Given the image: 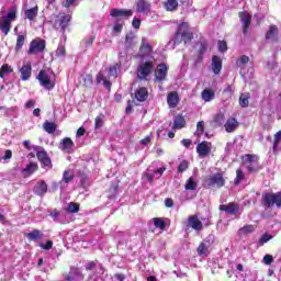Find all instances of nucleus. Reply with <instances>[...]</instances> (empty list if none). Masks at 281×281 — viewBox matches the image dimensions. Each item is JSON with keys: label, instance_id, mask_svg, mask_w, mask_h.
Returning a JSON list of instances; mask_svg holds the SVG:
<instances>
[{"label": "nucleus", "instance_id": "obj_11", "mask_svg": "<svg viewBox=\"0 0 281 281\" xmlns=\"http://www.w3.org/2000/svg\"><path fill=\"white\" fill-rule=\"evenodd\" d=\"M168 76V66L166 64H159L155 69V79L157 82H162Z\"/></svg>", "mask_w": 281, "mask_h": 281}, {"label": "nucleus", "instance_id": "obj_50", "mask_svg": "<svg viewBox=\"0 0 281 281\" xmlns=\"http://www.w3.org/2000/svg\"><path fill=\"white\" fill-rule=\"evenodd\" d=\"M281 142V131H279L277 134H274V143H273V149L278 148L280 146Z\"/></svg>", "mask_w": 281, "mask_h": 281}, {"label": "nucleus", "instance_id": "obj_49", "mask_svg": "<svg viewBox=\"0 0 281 281\" xmlns=\"http://www.w3.org/2000/svg\"><path fill=\"white\" fill-rule=\"evenodd\" d=\"M204 126H205V123L203 121L198 122V124H196L198 135H203V133L205 131Z\"/></svg>", "mask_w": 281, "mask_h": 281}, {"label": "nucleus", "instance_id": "obj_34", "mask_svg": "<svg viewBox=\"0 0 281 281\" xmlns=\"http://www.w3.org/2000/svg\"><path fill=\"white\" fill-rule=\"evenodd\" d=\"M210 249V244L207 241H203L198 247V254L199 256H207Z\"/></svg>", "mask_w": 281, "mask_h": 281}, {"label": "nucleus", "instance_id": "obj_20", "mask_svg": "<svg viewBox=\"0 0 281 281\" xmlns=\"http://www.w3.org/2000/svg\"><path fill=\"white\" fill-rule=\"evenodd\" d=\"M167 104L169 109H176L177 104H179V93L170 92L167 95Z\"/></svg>", "mask_w": 281, "mask_h": 281}, {"label": "nucleus", "instance_id": "obj_23", "mask_svg": "<svg viewBox=\"0 0 281 281\" xmlns=\"http://www.w3.org/2000/svg\"><path fill=\"white\" fill-rule=\"evenodd\" d=\"M220 210L226 212V214H236L238 212V206L234 203L222 204L220 205Z\"/></svg>", "mask_w": 281, "mask_h": 281}, {"label": "nucleus", "instance_id": "obj_43", "mask_svg": "<svg viewBox=\"0 0 281 281\" xmlns=\"http://www.w3.org/2000/svg\"><path fill=\"white\" fill-rule=\"evenodd\" d=\"M43 128L46 133H54L56 131V124L55 123H52V122H45L44 125H43Z\"/></svg>", "mask_w": 281, "mask_h": 281}, {"label": "nucleus", "instance_id": "obj_28", "mask_svg": "<svg viewBox=\"0 0 281 281\" xmlns=\"http://www.w3.org/2000/svg\"><path fill=\"white\" fill-rule=\"evenodd\" d=\"M24 16L29 21H34L38 16V7H33L24 11Z\"/></svg>", "mask_w": 281, "mask_h": 281}, {"label": "nucleus", "instance_id": "obj_39", "mask_svg": "<svg viewBox=\"0 0 281 281\" xmlns=\"http://www.w3.org/2000/svg\"><path fill=\"white\" fill-rule=\"evenodd\" d=\"M178 5H179V2H177V0H168L167 2H165V9L168 12H172L177 10Z\"/></svg>", "mask_w": 281, "mask_h": 281}, {"label": "nucleus", "instance_id": "obj_57", "mask_svg": "<svg viewBox=\"0 0 281 281\" xmlns=\"http://www.w3.org/2000/svg\"><path fill=\"white\" fill-rule=\"evenodd\" d=\"M93 41H95L94 36H88L83 40V43H86L87 47L93 45Z\"/></svg>", "mask_w": 281, "mask_h": 281}, {"label": "nucleus", "instance_id": "obj_7", "mask_svg": "<svg viewBox=\"0 0 281 281\" xmlns=\"http://www.w3.org/2000/svg\"><path fill=\"white\" fill-rule=\"evenodd\" d=\"M45 52V40L35 38L30 43L27 54L29 56H36Z\"/></svg>", "mask_w": 281, "mask_h": 281}, {"label": "nucleus", "instance_id": "obj_61", "mask_svg": "<svg viewBox=\"0 0 281 281\" xmlns=\"http://www.w3.org/2000/svg\"><path fill=\"white\" fill-rule=\"evenodd\" d=\"M2 159H4V161H8V159H12V150L7 149L4 151V155L2 156Z\"/></svg>", "mask_w": 281, "mask_h": 281}, {"label": "nucleus", "instance_id": "obj_55", "mask_svg": "<svg viewBox=\"0 0 281 281\" xmlns=\"http://www.w3.org/2000/svg\"><path fill=\"white\" fill-rule=\"evenodd\" d=\"M133 45H135V43L133 42V37L127 35L125 38V47H133Z\"/></svg>", "mask_w": 281, "mask_h": 281}, {"label": "nucleus", "instance_id": "obj_31", "mask_svg": "<svg viewBox=\"0 0 281 281\" xmlns=\"http://www.w3.org/2000/svg\"><path fill=\"white\" fill-rule=\"evenodd\" d=\"M255 232H256V226L250 224L239 228L238 234H240V236H247L248 234H254Z\"/></svg>", "mask_w": 281, "mask_h": 281}, {"label": "nucleus", "instance_id": "obj_6", "mask_svg": "<svg viewBox=\"0 0 281 281\" xmlns=\"http://www.w3.org/2000/svg\"><path fill=\"white\" fill-rule=\"evenodd\" d=\"M265 207H273V205L281 207V191L277 193H266L262 195Z\"/></svg>", "mask_w": 281, "mask_h": 281}, {"label": "nucleus", "instance_id": "obj_27", "mask_svg": "<svg viewBox=\"0 0 281 281\" xmlns=\"http://www.w3.org/2000/svg\"><path fill=\"white\" fill-rule=\"evenodd\" d=\"M35 194H38V196H43L47 192V183L45 181H40L34 187Z\"/></svg>", "mask_w": 281, "mask_h": 281}, {"label": "nucleus", "instance_id": "obj_44", "mask_svg": "<svg viewBox=\"0 0 281 281\" xmlns=\"http://www.w3.org/2000/svg\"><path fill=\"white\" fill-rule=\"evenodd\" d=\"M272 238H273L272 235H269V234H267V233L263 234V235L259 238V240H258L259 247H262V245L269 243V240H271Z\"/></svg>", "mask_w": 281, "mask_h": 281}, {"label": "nucleus", "instance_id": "obj_1", "mask_svg": "<svg viewBox=\"0 0 281 281\" xmlns=\"http://www.w3.org/2000/svg\"><path fill=\"white\" fill-rule=\"evenodd\" d=\"M140 63L137 66V78L139 80H148V76L155 70V57L153 56V47L149 44H143L139 50Z\"/></svg>", "mask_w": 281, "mask_h": 281}, {"label": "nucleus", "instance_id": "obj_22", "mask_svg": "<svg viewBox=\"0 0 281 281\" xmlns=\"http://www.w3.org/2000/svg\"><path fill=\"white\" fill-rule=\"evenodd\" d=\"M224 128L226 133H234V131L238 128V121H236L234 117L228 119L224 125Z\"/></svg>", "mask_w": 281, "mask_h": 281}, {"label": "nucleus", "instance_id": "obj_29", "mask_svg": "<svg viewBox=\"0 0 281 281\" xmlns=\"http://www.w3.org/2000/svg\"><path fill=\"white\" fill-rule=\"evenodd\" d=\"M278 38V26L270 25L269 30L266 33V40L267 41H276Z\"/></svg>", "mask_w": 281, "mask_h": 281}, {"label": "nucleus", "instance_id": "obj_17", "mask_svg": "<svg viewBox=\"0 0 281 281\" xmlns=\"http://www.w3.org/2000/svg\"><path fill=\"white\" fill-rule=\"evenodd\" d=\"M211 69L213 74H215V76H218V74H221V69H223V61L221 60V57L216 55L212 57Z\"/></svg>", "mask_w": 281, "mask_h": 281}, {"label": "nucleus", "instance_id": "obj_38", "mask_svg": "<svg viewBox=\"0 0 281 281\" xmlns=\"http://www.w3.org/2000/svg\"><path fill=\"white\" fill-rule=\"evenodd\" d=\"M183 126H186V119H183V116L178 115L175 117L173 121V128H183Z\"/></svg>", "mask_w": 281, "mask_h": 281}, {"label": "nucleus", "instance_id": "obj_2", "mask_svg": "<svg viewBox=\"0 0 281 281\" xmlns=\"http://www.w3.org/2000/svg\"><path fill=\"white\" fill-rule=\"evenodd\" d=\"M37 80L46 91H52L56 87V75L50 68L42 69L37 75Z\"/></svg>", "mask_w": 281, "mask_h": 281}, {"label": "nucleus", "instance_id": "obj_32", "mask_svg": "<svg viewBox=\"0 0 281 281\" xmlns=\"http://www.w3.org/2000/svg\"><path fill=\"white\" fill-rule=\"evenodd\" d=\"M26 40H27V37L25 35L18 34L15 52H21V49H23V46L25 45Z\"/></svg>", "mask_w": 281, "mask_h": 281}, {"label": "nucleus", "instance_id": "obj_24", "mask_svg": "<svg viewBox=\"0 0 281 281\" xmlns=\"http://www.w3.org/2000/svg\"><path fill=\"white\" fill-rule=\"evenodd\" d=\"M60 149L64 153H71V150H74V140H71V138L69 137L64 138L61 142Z\"/></svg>", "mask_w": 281, "mask_h": 281}, {"label": "nucleus", "instance_id": "obj_45", "mask_svg": "<svg viewBox=\"0 0 281 281\" xmlns=\"http://www.w3.org/2000/svg\"><path fill=\"white\" fill-rule=\"evenodd\" d=\"M154 225L157 229H166V222L161 218H154Z\"/></svg>", "mask_w": 281, "mask_h": 281}, {"label": "nucleus", "instance_id": "obj_46", "mask_svg": "<svg viewBox=\"0 0 281 281\" xmlns=\"http://www.w3.org/2000/svg\"><path fill=\"white\" fill-rule=\"evenodd\" d=\"M249 63V57L247 55H243L237 59V67H245Z\"/></svg>", "mask_w": 281, "mask_h": 281}, {"label": "nucleus", "instance_id": "obj_59", "mask_svg": "<svg viewBox=\"0 0 281 281\" xmlns=\"http://www.w3.org/2000/svg\"><path fill=\"white\" fill-rule=\"evenodd\" d=\"M218 50L220 52H227V43L220 41L218 42Z\"/></svg>", "mask_w": 281, "mask_h": 281}, {"label": "nucleus", "instance_id": "obj_33", "mask_svg": "<svg viewBox=\"0 0 281 281\" xmlns=\"http://www.w3.org/2000/svg\"><path fill=\"white\" fill-rule=\"evenodd\" d=\"M66 212L69 214H77V212H80V204L76 202H70L68 205L65 207Z\"/></svg>", "mask_w": 281, "mask_h": 281}, {"label": "nucleus", "instance_id": "obj_16", "mask_svg": "<svg viewBox=\"0 0 281 281\" xmlns=\"http://www.w3.org/2000/svg\"><path fill=\"white\" fill-rule=\"evenodd\" d=\"M110 16H113L114 19H120L122 16H124L125 19H128V16H133V10L112 9L110 11Z\"/></svg>", "mask_w": 281, "mask_h": 281}, {"label": "nucleus", "instance_id": "obj_63", "mask_svg": "<svg viewBox=\"0 0 281 281\" xmlns=\"http://www.w3.org/2000/svg\"><path fill=\"white\" fill-rule=\"evenodd\" d=\"M74 3H76V0H65L63 2L64 8H71V5H74Z\"/></svg>", "mask_w": 281, "mask_h": 281}, {"label": "nucleus", "instance_id": "obj_54", "mask_svg": "<svg viewBox=\"0 0 281 281\" xmlns=\"http://www.w3.org/2000/svg\"><path fill=\"white\" fill-rule=\"evenodd\" d=\"M123 23L122 20H117V22L114 24L113 31L114 32H122Z\"/></svg>", "mask_w": 281, "mask_h": 281}, {"label": "nucleus", "instance_id": "obj_9", "mask_svg": "<svg viewBox=\"0 0 281 281\" xmlns=\"http://www.w3.org/2000/svg\"><path fill=\"white\" fill-rule=\"evenodd\" d=\"M164 172H166V167H160L154 171L148 169V172L144 173V179H146L148 183H153L155 179H161Z\"/></svg>", "mask_w": 281, "mask_h": 281}, {"label": "nucleus", "instance_id": "obj_52", "mask_svg": "<svg viewBox=\"0 0 281 281\" xmlns=\"http://www.w3.org/2000/svg\"><path fill=\"white\" fill-rule=\"evenodd\" d=\"M104 80H106V78L104 77V70H101L97 75V83L100 85V82H104Z\"/></svg>", "mask_w": 281, "mask_h": 281}, {"label": "nucleus", "instance_id": "obj_25", "mask_svg": "<svg viewBox=\"0 0 281 281\" xmlns=\"http://www.w3.org/2000/svg\"><path fill=\"white\" fill-rule=\"evenodd\" d=\"M72 180H74V172L70 170H66L60 181V188H67L69 181H72Z\"/></svg>", "mask_w": 281, "mask_h": 281}, {"label": "nucleus", "instance_id": "obj_62", "mask_svg": "<svg viewBox=\"0 0 281 281\" xmlns=\"http://www.w3.org/2000/svg\"><path fill=\"white\" fill-rule=\"evenodd\" d=\"M56 56H65V46L59 45L56 50Z\"/></svg>", "mask_w": 281, "mask_h": 281}, {"label": "nucleus", "instance_id": "obj_5", "mask_svg": "<svg viewBox=\"0 0 281 281\" xmlns=\"http://www.w3.org/2000/svg\"><path fill=\"white\" fill-rule=\"evenodd\" d=\"M181 41H183L184 44L192 41V33H190V30L188 29V23H182L179 25L175 37V45L181 43Z\"/></svg>", "mask_w": 281, "mask_h": 281}, {"label": "nucleus", "instance_id": "obj_64", "mask_svg": "<svg viewBox=\"0 0 281 281\" xmlns=\"http://www.w3.org/2000/svg\"><path fill=\"white\" fill-rule=\"evenodd\" d=\"M140 144H143V146H148L150 144V136H146L145 138H143L140 140Z\"/></svg>", "mask_w": 281, "mask_h": 281}, {"label": "nucleus", "instance_id": "obj_48", "mask_svg": "<svg viewBox=\"0 0 281 281\" xmlns=\"http://www.w3.org/2000/svg\"><path fill=\"white\" fill-rule=\"evenodd\" d=\"M190 166V162L188 160H182L181 164L178 167V172H186Z\"/></svg>", "mask_w": 281, "mask_h": 281}, {"label": "nucleus", "instance_id": "obj_8", "mask_svg": "<svg viewBox=\"0 0 281 281\" xmlns=\"http://www.w3.org/2000/svg\"><path fill=\"white\" fill-rule=\"evenodd\" d=\"M243 162L245 168H247L249 172H258V170L260 169V167L258 166V156L256 155L247 154L243 156Z\"/></svg>", "mask_w": 281, "mask_h": 281}, {"label": "nucleus", "instance_id": "obj_4", "mask_svg": "<svg viewBox=\"0 0 281 281\" xmlns=\"http://www.w3.org/2000/svg\"><path fill=\"white\" fill-rule=\"evenodd\" d=\"M225 186V172H216L204 178V188H223Z\"/></svg>", "mask_w": 281, "mask_h": 281}, {"label": "nucleus", "instance_id": "obj_18", "mask_svg": "<svg viewBox=\"0 0 281 281\" xmlns=\"http://www.w3.org/2000/svg\"><path fill=\"white\" fill-rule=\"evenodd\" d=\"M239 19L244 26V34H247L249 32V25L251 24V15L247 12L239 13Z\"/></svg>", "mask_w": 281, "mask_h": 281}, {"label": "nucleus", "instance_id": "obj_10", "mask_svg": "<svg viewBox=\"0 0 281 281\" xmlns=\"http://www.w3.org/2000/svg\"><path fill=\"white\" fill-rule=\"evenodd\" d=\"M69 21H71V15H59L54 22V27L65 32V30H67V25H69Z\"/></svg>", "mask_w": 281, "mask_h": 281}, {"label": "nucleus", "instance_id": "obj_37", "mask_svg": "<svg viewBox=\"0 0 281 281\" xmlns=\"http://www.w3.org/2000/svg\"><path fill=\"white\" fill-rule=\"evenodd\" d=\"M26 238L30 240H41V238H43V233L38 229H34L26 235Z\"/></svg>", "mask_w": 281, "mask_h": 281}, {"label": "nucleus", "instance_id": "obj_19", "mask_svg": "<svg viewBox=\"0 0 281 281\" xmlns=\"http://www.w3.org/2000/svg\"><path fill=\"white\" fill-rule=\"evenodd\" d=\"M37 159L44 164V168H49V166H52V160H49V158L47 157V151H45L44 149H40L37 150Z\"/></svg>", "mask_w": 281, "mask_h": 281}, {"label": "nucleus", "instance_id": "obj_13", "mask_svg": "<svg viewBox=\"0 0 281 281\" xmlns=\"http://www.w3.org/2000/svg\"><path fill=\"white\" fill-rule=\"evenodd\" d=\"M196 153L200 157H207L212 153V143L202 142L196 146Z\"/></svg>", "mask_w": 281, "mask_h": 281}, {"label": "nucleus", "instance_id": "obj_26", "mask_svg": "<svg viewBox=\"0 0 281 281\" xmlns=\"http://www.w3.org/2000/svg\"><path fill=\"white\" fill-rule=\"evenodd\" d=\"M36 170H38V165L36 162H31L22 170V175L24 177H30V175H34Z\"/></svg>", "mask_w": 281, "mask_h": 281}, {"label": "nucleus", "instance_id": "obj_15", "mask_svg": "<svg viewBox=\"0 0 281 281\" xmlns=\"http://www.w3.org/2000/svg\"><path fill=\"white\" fill-rule=\"evenodd\" d=\"M19 72L21 74V80L27 81L32 78V64L25 63L22 67L19 68Z\"/></svg>", "mask_w": 281, "mask_h": 281}, {"label": "nucleus", "instance_id": "obj_14", "mask_svg": "<svg viewBox=\"0 0 281 281\" xmlns=\"http://www.w3.org/2000/svg\"><path fill=\"white\" fill-rule=\"evenodd\" d=\"M187 227H191V229H194L195 232H201V229H203V222L199 220V216L191 215L188 218Z\"/></svg>", "mask_w": 281, "mask_h": 281}, {"label": "nucleus", "instance_id": "obj_60", "mask_svg": "<svg viewBox=\"0 0 281 281\" xmlns=\"http://www.w3.org/2000/svg\"><path fill=\"white\" fill-rule=\"evenodd\" d=\"M103 125H104V121H102L101 116H98L95 119V128H102Z\"/></svg>", "mask_w": 281, "mask_h": 281}, {"label": "nucleus", "instance_id": "obj_51", "mask_svg": "<svg viewBox=\"0 0 281 281\" xmlns=\"http://www.w3.org/2000/svg\"><path fill=\"white\" fill-rule=\"evenodd\" d=\"M109 77L117 78V66H112L109 68Z\"/></svg>", "mask_w": 281, "mask_h": 281}, {"label": "nucleus", "instance_id": "obj_40", "mask_svg": "<svg viewBox=\"0 0 281 281\" xmlns=\"http://www.w3.org/2000/svg\"><path fill=\"white\" fill-rule=\"evenodd\" d=\"M8 74H12V67L8 64L2 65L0 68V78H5Z\"/></svg>", "mask_w": 281, "mask_h": 281}, {"label": "nucleus", "instance_id": "obj_42", "mask_svg": "<svg viewBox=\"0 0 281 281\" xmlns=\"http://www.w3.org/2000/svg\"><path fill=\"white\" fill-rule=\"evenodd\" d=\"M243 181H245V172L243 169L236 170L235 186H239Z\"/></svg>", "mask_w": 281, "mask_h": 281}, {"label": "nucleus", "instance_id": "obj_30", "mask_svg": "<svg viewBox=\"0 0 281 281\" xmlns=\"http://www.w3.org/2000/svg\"><path fill=\"white\" fill-rule=\"evenodd\" d=\"M251 98V94L249 92L241 93L239 97V105L244 109H247L249 106V99Z\"/></svg>", "mask_w": 281, "mask_h": 281}, {"label": "nucleus", "instance_id": "obj_53", "mask_svg": "<svg viewBox=\"0 0 281 281\" xmlns=\"http://www.w3.org/2000/svg\"><path fill=\"white\" fill-rule=\"evenodd\" d=\"M272 262H273V256H271V255H266L265 257H263V265H272Z\"/></svg>", "mask_w": 281, "mask_h": 281}, {"label": "nucleus", "instance_id": "obj_35", "mask_svg": "<svg viewBox=\"0 0 281 281\" xmlns=\"http://www.w3.org/2000/svg\"><path fill=\"white\" fill-rule=\"evenodd\" d=\"M202 100L204 102H212L214 100V92L211 89H205L202 91Z\"/></svg>", "mask_w": 281, "mask_h": 281}, {"label": "nucleus", "instance_id": "obj_56", "mask_svg": "<svg viewBox=\"0 0 281 281\" xmlns=\"http://www.w3.org/2000/svg\"><path fill=\"white\" fill-rule=\"evenodd\" d=\"M132 25L135 30H139V26L142 25V20L137 19V18H134L133 19V22H132Z\"/></svg>", "mask_w": 281, "mask_h": 281}, {"label": "nucleus", "instance_id": "obj_36", "mask_svg": "<svg viewBox=\"0 0 281 281\" xmlns=\"http://www.w3.org/2000/svg\"><path fill=\"white\" fill-rule=\"evenodd\" d=\"M198 187H199V184L196 183V180H194V177H190L184 184L186 190L194 191V190H196Z\"/></svg>", "mask_w": 281, "mask_h": 281}, {"label": "nucleus", "instance_id": "obj_12", "mask_svg": "<svg viewBox=\"0 0 281 281\" xmlns=\"http://www.w3.org/2000/svg\"><path fill=\"white\" fill-rule=\"evenodd\" d=\"M135 5L139 14H150L151 4L148 0H137Z\"/></svg>", "mask_w": 281, "mask_h": 281}, {"label": "nucleus", "instance_id": "obj_3", "mask_svg": "<svg viewBox=\"0 0 281 281\" xmlns=\"http://www.w3.org/2000/svg\"><path fill=\"white\" fill-rule=\"evenodd\" d=\"M18 9L16 7H11L7 15H3V11L0 12V30L4 36L10 34L13 21H16Z\"/></svg>", "mask_w": 281, "mask_h": 281}, {"label": "nucleus", "instance_id": "obj_21", "mask_svg": "<svg viewBox=\"0 0 281 281\" xmlns=\"http://www.w3.org/2000/svg\"><path fill=\"white\" fill-rule=\"evenodd\" d=\"M135 99L138 102H146V100H148V89L145 87H142L138 90H136Z\"/></svg>", "mask_w": 281, "mask_h": 281}, {"label": "nucleus", "instance_id": "obj_58", "mask_svg": "<svg viewBox=\"0 0 281 281\" xmlns=\"http://www.w3.org/2000/svg\"><path fill=\"white\" fill-rule=\"evenodd\" d=\"M50 216L53 221L58 222V218H60V212H58L57 210H54L53 212H50Z\"/></svg>", "mask_w": 281, "mask_h": 281}, {"label": "nucleus", "instance_id": "obj_47", "mask_svg": "<svg viewBox=\"0 0 281 281\" xmlns=\"http://www.w3.org/2000/svg\"><path fill=\"white\" fill-rule=\"evenodd\" d=\"M41 249H44L45 251H49L52 247H54V241L47 240L46 243L40 244Z\"/></svg>", "mask_w": 281, "mask_h": 281}, {"label": "nucleus", "instance_id": "obj_41", "mask_svg": "<svg viewBox=\"0 0 281 281\" xmlns=\"http://www.w3.org/2000/svg\"><path fill=\"white\" fill-rule=\"evenodd\" d=\"M67 281H82L85 278L82 277V273L80 272H72L67 278Z\"/></svg>", "mask_w": 281, "mask_h": 281}]
</instances>
